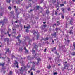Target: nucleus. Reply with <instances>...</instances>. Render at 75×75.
<instances>
[{
	"mask_svg": "<svg viewBox=\"0 0 75 75\" xmlns=\"http://www.w3.org/2000/svg\"><path fill=\"white\" fill-rule=\"evenodd\" d=\"M62 10L63 11H64V9L63 8H62Z\"/></svg>",
	"mask_w": 75,
	"mask_h": 75,
	"instance_id": "50",
	"label": "nucleus"
},
{
	"mask_svg": "<svg viewBox=\"0 0 75 75\" xmlns=\"http://www.w3.org/2000/svg\"><path fill=\"white\" fill-rule=\"evenodd\" d=\"M26 68H28L27 69H28V67H26V66L24 67V70L26 69V71H27Z\"/></svg>",
	"mask_w": 75,
	"mask_h": 75,
	"instance_id": "16",
	"label": "nucleus"
},
{
	"mask_svg": "<svg viewBox=\"0 0 75 75\" xmlns=\"http://www.w3.org/2000/svg\"><path fill=\"white\" fill-rule=\"evenodd\" d=\"M62 18L63 19H64V18H65V17L64 16V15H62Z\"/></svg>",
	"mask_w": 75,
	"mask_h": 75,
	"instance_id": "27",
	"label": "nucleus"
},
{
	"mask_svg": "<svg viewBox=\"0 0 75 75\" xmlns=\"http://www.w3.org/2000/svg\"><path fill=\"white\" fill-rule=\"evenodd\" d=\"M37 59L38 61L36 63V65H38V63H39V61H41V59H40L39 58H38V59Z\"/></svg>",
	"mask_w": 75,
	"mask_h": 75,
	"instance_id": "9",
	"label": "nucleus"
},
{
	"mask_svg": "<svg viewBox=\"0 0 75 75\" xmlns=\"http://www.w3.org/2000/svg\"><path fill=\"white\" fill-rule=\"evenodd\" d=\"M70 24H71V25H72V21H70Z\"/></svg>",
	"mask_w": 75,
	"mask_h": 75,
	"instance_id": "25",
	"label": "nucleus"
},
{
	"mask_svg": "<svg viewBox=\"0 0 75 75\" xmlns=\"http://www.w3.org/2000/svg\"><path fill=\"white\" fill-rule=\"evenodd\" d=\"M7 52H9V49H8L6 51V54L7 53Z\"/></svg>",
	"mask_w": 75,
	"mask_h": 75,
	"instance_id": "26",
	"label": "nucleus"
},
{
	"mask_svg": "<svg viewBox=\"0 0 75 75\" xmlns=\"http://www.w3.org/2000/svg\"><path fill=\"white\" fill-rule=\"evenodd\" d=\"M32 52H33L32 53V55H34V56L32 58V59H33V58H35V55H36V54H35V51L33 50V49L32 50Z\"/></svg>",
	"mask_w": 75,
	"mask_h": 75,
	"instance_id": "4",
	"label": "nucleus"
},
{
	"mask_svg": "<svg viewBox=\"0 0 75 75\" xmlns=\"http://www.w3.org/2000/svg\"><path fill=\"white\" fill-rule=\"evenodd\" d=\"M1 54H0V58H1Z\"/></svg>",
	"mask_w": 75,
	"mask_h": 75,
	"instance_id": "58",
	"label": "nucleus"
},
{
	"mask_svg": "<svg viewBox=\"0 0 75 75\" xmlns=\"http://www.w3.org/2000/svg\"><path fill=\"white\" fill-rule=\"evenodd\" d=\"M3 16V12L0 13V16Z\"/></svg>",
	"mask_w": 75,
	"mask_h": 75,
	"instance_id": "36",
	"label": "nucleus"
},
{
	"mask_svg": "<svg viewBox=\"0 0 75 75\" xmlns=\"http://www.w3.org/2000/svg\"><path fill=\"white\" fill-rule=\"evenodd\" d=\"M43 26L44 27H45L47 26V25H43Z\"/></svg>",
	"mask_w": 75,
	"mask_h": 75,
	"instance_id": "46",
	"label": "nucleus"
},
{
	"mask_svg": "<svg viewBox=\"0 0 75 75\" xmlns=\"http://www.w3.org/2000/svg\"><path fill=\"white\" fill-rule=\"evenodd\" d=\"M53 2H54V3H55V2H56V1H53Z\"/></svg>",
	"mask_w": 75,
	"mask_h": 75,
	"instance_id": "60",
	"label": "nucleus"
},
{
	"mask_svg": "<svg viewBox=\"0 0 75 75\" xmlns=\"http://www.w3.org/2000/svg\"><path fill=\"white\" fill-rule=\"evenodd\" d=\"M55 15H57V12L55 11Z\"/></svg>",
	"mask_w": 75,
	"mask_h": 75,
	"instance_id": "51",
	"label": "nucleus"
},
{
	"mask_svg": "<svg viewBox=\"0 0 75 75\" xmlns=\"http://www.w3.org/2000/svg\"><path fill=\"white\" fill-rule=\"evenodd\" d=\"M2 68L4 71L3 72L4 74H5V72H6V68L3 67H2Z\"/></svg>",
	"mask_w": 75,
	"mask_h": 75,
	"instance_id": "8",
	"label": "nucleus"
},
{
	"mask_svg": "<svg viewBox=\"0 0 75 75\" xmlns=\"http://www.w3.org/2000/svg\"><path fill=\"white\" fill-rule=\"evenodd\" d=\"M6 1L8 3H10V0H6Z\"/></svg>",
	"mask_w": 75,
	"mask_h": 75,
	"instance_id": "21",
	"label": "nucleus"
},
{
	"mask_svg": "<svg viewBox=\"0 0 75 75\" xmlns=\"http://www.w3.org/2000/svg\"><path fill=\"white\" fill-rule=\"evenodd\" d=\"M46 51H47V49H45L44 50V52H46Z\"/></svg>",
	"mask_w": 75,
	"mask_h": 75,
	"instance_id": "45",
	"label": "nucleus"
},
{
	"mask_svg": "<svg viewBox=\"0 0 75 75\" xmlns=\"http://www.w3.org/2000/svg\"><path fill=\"white\" fill-rule=\"evenodd\" d=\"M24 50H25L26 53H28V50H27V49H26V47H25L24 48Z\"/></svg>",
	"mask_w": 75,
	"mask_h": 75,
	"instance_id": "12",
	"label": "nucleus"
},
{
	"mask_svg": "<svg viewBox=\"0 0 75 75\" xmlns=\"http://www.w3.org/2000/svg\"><path fill=\"white\" fill-rule=\"evenodd\" d=\"M71 55H72L73 56H74L75 55V52H73L71 54Z\"/></svg>",
	"mask_w": 75,
	"mask_h": 75,
	"instance_id": "22",
	"label": "nucleus"
},
{
	"mask_svg": "<svg viewBox=\"0 0 75 75\" xmlns=\"http://www.w3.org/2000/svg\"><path fill=\"white\" fill-rule=\"evenodd\" d=\"M73 2H75V0H72Z\"/></svg>",
	"mask_w": 75,
	"mask_h": 75,
	"instance_id": "54",
	"label": "nucleus"
},
{
	"mask_svg": "<svg viewBox=\"0 0 75 75\" xmlns=\"http://www.w3.org/2000/svg\"><path fill=\"white\" fill-rule=\"evenodd\" d=\"M15 63H14V64L15 65H16V67L17 68H19V67H18V62H17L16 60L15 61Z\"/></svg>",
	"mask_w": 75,
	"mask_h": 75,
	"instance_id": "5",
	"label": "nucleus"
},
{
	"mask_svg": "<svg viewBox=\"0 0 75 75\" xmlns=\"http://www.w3.org/2000/svg\"><path fill=\"white\" fill-rule=\"evenodd\" d=\"M46 13H47V14H49V11H48L47 10L46 11Z\"/></svg>",
	"mask_w": 75,
	"mask_h": 75,
	"instance_id": "41",
	"label": "nucleus"
},
{
	"mask_svg": "<svg viewBox=\"0 0 75 75\" xmlns=\"http://www.w3.org/2000/svg\"><path fill=\"white\" fill-rule=\"evenodd\" d=\"M51 67L50 65L48 66L47 67V68H48V69H50Z\"/></svg>",
	"mask_w": 75,
	"mask_h": 75,
	"instance_id": "20",
	"label": "nucleus"
},
{
	"mask_svg": "<svg viewBox=\"0 0 75 75\" xmlns=\"http://www.w3.org/2000/svg\"><path fill=\"white\" fill-rule=\"evenodd\" d=\"M54 75H56L58 74V73L57 72H54L53 74Z\"/></svg>",
	"mask_w": 75,
	"mask_h": 75,
	"instance_id": "29",
	"label": "nucleus"
},
{
	"mask_svg": "<svg viewBox=\"0 0 75 75\" xmlns=\"http://www.w3.org/2000/svg\"><path fill=\"white\" fill-rule=\"evenodd\" d=\"M8 9L9 10H11V8L10 6L8 7Z\"/></svg>",
	"mask_w": 75,
	"mask_h": 75,
	"instance_id": "30",
	"label": "nucleus"
},
{
	"mask_svg": "<svg viewBox=\"0 0 75 75\" xmlns=\"http://www.w3.org/2000/svg\"><path fill=\"white\" fill-rule=\"evenodd\" d=\"M67 10H68V11H70L71 10V9H70V8H68Z\"/></svg>",
	"mask_w": 75,
	"mask_h": 75,
	"instance_id": "38",
	"label": "nucleus"
},
{
	"mask_svg": "<svg viewBox=\"0 0 75 75\" xmlns=\"http://www.w3.org/2000/svg\"><path fill=\"white\" fill-rule=\"evenodd\" d=\"M43 24H45V22H43Z\"/></svg>",
	"mask_w": 75,
	"mask_h": 75,
	"instance_id": "64",
	"label": "nucleus"
},
{
	"mask_svg": "<svg viewBox=\"0 0 75 75\" xmlns=\"http://www.w3.org/2000/svg\"><path fill=\"white\" fill-rule=\"evenodd\" d=\"M69 33L70 34H73V33L72 32V30H71L69 32Z\"/></svg>",
	"mask_w": 75,
	"mask_h": 75,
	"instance_id": "37",
	"label": "nucleus"
},
{
	"mask_svg": "<svg viewBox=\"0 0 75 75\" xmlns=\"http://www.w3.org/2000/svg\"><path fill=\"white\" fill-rule=\"evenodd\" d=\"M0 30L1 33V35H3L2 36H1V37H3V36H4V35H6V32H5L3 30L1 29H0Z\"/></svg>",
	"mask_w": 75,
	"mask_h": 75,
	"instance_id": "2",
	"label": "nucleus"
},
{
	"mask_svg": "<svg viewBox=\"0 0 75 75\" xmlns=\"http://www.w3.org/2000/svg\"><path fill=\"white\" fill-rule=\"evenodd\" d=\"M14 7L15 8H16V6H14Z\"/></svg>",
	"mask_w": 75,
	"mask_h": 75,
	"instance_id": "62",
	"label": "nucleus"
},
{
	"mask_svg": "<svg viewBox=\"0 0 75 75\" xmlns=\"http://www.w3.org/2000/svg\"><path fill=\"white\" fill-rule=\"evenodd\" d=\"M37 48H38V46L35 45L34 46V48H35V49H36V50H37Z\"/></svg>",
	"mask_w": 75,
	"mask_h": 75,
	"instance_id": "13",
	"label": "nucleus"
},
{
	"mask_svg": "<svg viewBox=\"0 0 75 75\" xmlns=\"http://www.w3.org/2000/svg\"><path fill=\"white\" fill-rule=\"evenodd\" d=\"M16 3H17L18 4L20 3V0H18L16 2Z\"/></svg>",
	"mask_w": 75,
	"mask_h": 75,
	"instance_id": "19",
	"label": "nucleus"
},
{
	"mask_svg": "<svg viewBox=\"0 0 75 75\" xmlns=\"http://www.w3.org/2000/svg\"><path fill=\"white\" fill-rule=\"evenodd\" d=\"M60 6L61 7H62L63 6H64V4H60Z\"/></svg>",
	"mask_w": 75,
	"mask_h": 75,
	"instance_id": "34",
	"label": "nucleus"
},
{
	"mask_svg": "<svg viewBox=\"0 0 75 75\" xmlns=\"http://www.w3.org/2000/svg\"><path fill=\"white\" fill-rule=\"evenodd\" d=\"M21 37V36L20 35H19V36H18L16 38H17V39H18V41L19 42H20H20H21V41H20V39H19V37Z\"/></svg>",
	"mask_w": 75,
	"mask_h": 75,
	"instance_id": "6",
	"label": "nucleus"
},
{
	"mask_svg": "<svg viewBox=\"0 0 75 75\" xmlns=\"http://www.w3.org/2000/svg\"><path fill=\"white\" fill-rule=\"evenodd\" d=\"M28 29H26V32H28Z\"/></svg>",
	"mask_w": 75,
	"mask_h": 75,
	"instance_id": "56",
	"label": "nucleus"
},
{
	"mask_svg": "<svg viewBox=\"0 0 75 75\" xmlns=\"http://www.w3.org/2000/svg\"><path fill=\"white\" fill-rule=\"evenodd\" d=\"M4 41H7V43L8 44V41H9V39L8 38H6L4 39Z\"/></svg>",
	"mask_w": 75,
	"mask_h": 75,
	"instance_id": "7",
	"label": "nucleus"
},
{
	"mask_svg": "<svg viewBox=\"0 0 75 75\" xmlns=\"http://www.w3.org/2000/svg\"><path fill=\"white\" fill-rule=\"evenodd\" d=\"M14 33V34H16V32H13V33H12V34H13V33Z\"/></svg>",
	"mask_w": 75,
	"mask_h": 75,
	"instance_id": "53",
	"label": "nucleus"
},
{
	"mask_svg": "<svg viewBox=\"0 0 75 75\" xmlns=\"http://www.w3.org/2000/svg\"><path fill=\"white\" fill-rule=\"evenodd\" d=\"M30 12H31V11H33V10H30Z\"/></svg>",
	"mask_w": 75,
	"mask_h": 75,
	"instance_id": "61",
	"label": "nucleus"
},
{
	"mask_svg": "<svg viewBox=\"0 0 75 75\" xmlns=\"http://www.w3.org/2000/svg\"><path fill=\"white\" fill-rule=\"evenodd\" d=\"M71 29H73V26L71 27Z\"/></svg>",
	"mask_w": 75,
	"mask_h": 75,
	"instance_id": "59",
	"label": "nucleus"
},
{
	"mask_svg": "<svg viewBox=\"0 0 75 75\" xmlns=\"http://www.w3.org/2000/svg\"><path fill=\"white\" fill-rule=\"evenodd\" d=\"M57 33L56 32H55L54 34H52V36H54V37H56L57 35H56Z\"/></svg>",
	"mask_w": 75,
	"mask_h": 75,
	"instance_id": "11",
	"label": "nucleus"
},
{
	"mask_svg": "<svg viewBox=\"0 0 75 75\" xmlns=\"http://www.w3.org/2000/svg\"><path fill=\"white\" fill-rule=\"evenodd\" d=\"M35 8H36V10H39V8H40V7L38 6H37Z\"/></svg>",
	"mask_w": 75,
	"mask_h": 75,
	"instance_id": "14",
	"label": "nucleus"
},
{
	"mask_svg": "<svg viewBox=\"0 0 75 75\" xmlns=\"http://www.w3.org/2000/svg\"><path fill=\"white\" fill-rule=\"evenodd\" d=\"M31 28V27H30V25H29L28 26H27L26 27L27 29H28V28Z\"/></svg>",
	"mask_w": 75,
	"mask_h": 75,
	"instance_id": "31",
	"label": "nucleus"
},
{
	"mask_svg": "<svg viewBox=\"0 0 75 75\" xmlns=\"http://www.w3.org/2000/svg\"><path fill=\"white\" fill-rule=\"evenodd\" d=\"M12 58H15V56L12 55Z\"/></svg>",
	"mask_w": 75,
	"mask_h": 75,
	"instance_id": "44",
	"label": "nucleus"
},
{
	"mask_svg": "<svg viewBox=\"0 0 75 75\" xmlns=\"http://www.w3.org/2000/svg\"><path fill=\"white\" fill-rule=\"evenodd\" d=\"M13 73L12 72V71H10L9 74V75H11V74H12V73Z\"/></svg>",
	"mask_w": 75,
	"mask_h": 75,
	"instance_id": "32",
	"label": "nucleus"
},
{
	"mask_svg": "<svg viewBox=\"0 0 75 75\" xmlns=\"http://www.w3.org/2000/svg\"><path fill=\"white\" fill-rule=\"evenodd\" d=\"M70 41V40H67V42H68V43Z\"/></svg>",
	"mask_w": 75,
	"mask_h": 75,
	"instance_id": "55",
	"label": "nucleus"
},
{
	"mask_svg": "<svg viewBox=\"0 0 75 75\" xmlns=\"http://www.w3.org/2000/svg\"><path fill=\"white\" fill-rule=\"evenodd\" d=\"M59 29V28H56L55 29V30H56V31H58V30Z\"/></svg>",
	"mask_w": 75,
	"mask_h": 75,
	"instance_id": "42",
	"label": "nucleus"
},
{
	"mask_svg": "<svg viewBox=\"0 0 75 75\" xmlns=\"http://www.w3.org/2000/svg\"><path fill=\"white\" fill-rule=\"evenodd\" d=\"M7 33L8 34V35L9 37H10V36H11V35L10 34H9V32H8V31L7 32Z\"/></svg>",
	"mask_w": 75,
	"mask_h": 75,
	"instance_id": "24",
	"label": "nucleus"
},
{
	"mask_svg": "<svg viewBox=\"0 0 75 75\" xmlns=\"http://www.w3.org/2000/svg\"><path fill=\"white\" fill-rule=\"evenodd\" d=\"M20 72H22V73H23V70H22L21 69L20 70Z\"/></svg>",
	"mask_w": 75,
	"mask_h": 75,
	"instance_id": "40",
	"label": "nucleus"
},
{
	"mask_svg": "<svg viewBox=\"0 0 75 75\" xmlns=\"http://www.w3.org/2000/svg\"><path fill=\"white\" fill-rule=\"evenodd\" d=\"M73 47H74V50H75V42H74L73 44Z\"/></svg>",
	"mask_w": 75,
	"mask_h": 75,
	"instance_id": "18",
	"label": "nucleus"
},
{
	"mask_svg": "<svg viewBox=\"0 0 75 75\" xmlns=\"http://www.w3.org/2000/svg\"><path fill=\"white\" fill-rule=\"evenodd\" d=\"M7 23V19H4L3 21H0V25L2 24V27H3L4 25L5 26V24Z\"/></svg>",
	"mask_w": 75,
	"mask_h": 75,
	"instance_id": "1",
	"label": "nucleus"
},
{
	"mask_svg": "<svg viewBox=\"0 0 75 75\" xmlns=\"http://www.w3.org/2000/svg\"><path fill=\"white\" fill-rule=\"evenodd\" d=\"M32 33H33V34L34 35L35 34V33H36V32H35V30H33L32 31Z\"/></svg>",
	"mask_w": 75,
	"mask_h": 75,
	"instance_id": "17",
	"label": "nucleus"
},
{
	"mask_svg": "<svg viewBox=\"0 0 75 75\" xmlns=\"http://www.w3.org/2000/svg\"><path fill=\"white\" fill-rule=\"evenodd\" d=\"M18 9V7H17V9H15L16 12H17V10Z\"/></svg>",
	"mask_w": 75,
	"mask_h": 75,
	"instance_id": "39",
	"label": "nucleus"
},
{
	"mask_svg": "<svg viewBox=\"0 0 75 75\" xmlns=\"http://www.w3.org/2000/svg\"><path fill=\"white\" fill-rule=\"evenodd\" d=\"M30 42H31V41H34V38H33L32 39H30Z\"/></svg>",
	"mask_w": 75,
	"mask_h": 75,
	"instance_id": "28",
	"label": "nucleus"
},
{
	"mask_svg": "<svg viewBox=\"0 0 75 75\" xmlns=\"http://www.w3.org/2000/svg\"><path fill=\"white\" fill-rule=\"evenodd\" d=\"M26 28V27L25 26V25H24V28Z\"/></svg>",
	"mask_w": 75,
	"mask_h": 75,
	"instance_id": "57",
	"label": "nucleus"
},
{
	"mask_svg": "<svg viewBox=\"0 0 75 75\" xmlns=\"http://www.w3.org/2000/svg\"><path fill=\"white\" fill-rule=\"evenodd\" d=\"M39 38V35H38L37 36V40H38V38Z\"/></svg>",
	"mask_w": 75,
	"mask_h": 75,
	"instance_id": "48",
	"label": "nucleus"
},
{
	"mask_svg": "<svg viewBox=\"0 0 75 75\" xmlns=\"http://www.w3.org/2000/svg\"><path fill=\"white\" fill-rule=\"evenodd\" d=\"M49 59L50 60H51V57L49 58Z\"/></svg>",
	"mask_w": 75,
	"mask_h": 75,
	"instance_id": "63",
	"label": "nucleus"
},
{
	"mask_svg": "<svg viewBox=\"0 0 75 75\" xmlns=\"http://www.w3.org/2000/svg\"><path fill=\"white\" fill-rule=\"evenodd\" d=\"M46 40H48V37H47L46 38Z\"/></svg>",
	"mask_w": 75,
	"mask_h": 75,
	"instance_id": "49",
	"label": "nucleus"
},
{
	"mask_svg": "<svg viewBox=\"0 0 75 75\" xmlns=\"http://www.w3.org/2000/svg\"><path fill=\"white\" fill-rule=\"evenodd\" d=\"M32 69V70H33V71H35V69L34 68H33V67H32L31 69H30V71H31Z\"/></svg>",
	"mask_w": 75,
	"mask_h": 75,
	"instance_id": "33",
	"label": "nucleus"
},
{
	"mask_svg": "<svg viewBox=\"0 0 75 75\" xmlns=\"http://www.w3.org/2000/svg\"><path fill=\"white\" fill-rule=\"evenodd\" d=\"M14 14V11H13L10 13V15L11 16H13Z\"/></svg>",
	"mask_w": 75,
	"mask_h": 75,
	"instance_id": "10",
	"label": "nucleus"
},
{
	"mask_svg": "<svg viewBox=\"0 0 75 75\" xmlns=\"http://www.w3.org/2000/svg\"><path fill=\"white\" fill-rule=\"evenodd\" d=\"M2 66L3 67H4V63H0V66Z\"/></svg>",
	"mask_w": 75,
	"mask_h": 75,
	"instance_id": "15",
	"label": "nucleus"
},
{
	"mask_svg": "<svg viewBox=\"0 0 75 75\" xmlns=\"http://www.w3.org/2000/svg\"><path fill=\"white\" fill-rule=\"evenodd\" d=\"M12 29H13V31H14V30L16 31V29H14V28H13Z\"/></svg>",
	"mask_w": 75,
	"mask_h": 75,
	"instance_id": "43",
	"label": "nucleus"
},
{
	"mask_svg": "<svg viewBox=\"0 0 75 75\" xmlns=\"http://www.w3.org/2000/svg\"><path fill=\"white\" fill-rule=\"evenodd\" d=\"M1 11H4V9L1 8Z\"/></svg>",
	"mask_w": 75,
	"mask_h": 75,
	"instance_id": "47",
	"label": "nucleus"
},
{
	"mask_svg": "<svg viewBox=\"0 0 75 75\" xmlns=\"http://www.w3.org/2000/svg\"><path fill=\"white\" fill-rule=\"evenodd\" d=\"M28 59H30V56H28Z\"/></svg>",
	"mask_w": 75,
	"mask_h": 75,
	"instance_id": "35",
	"label": "nucleus"
},
{
	"mask_svg": "<svg viewBox=\"0 0 75 75\" xmlns=\"http://www.w3.org/2000/svg\"><path fill=\"white\" fill-rule=\"evenodd\" d=\"M68 64H67L65 65V67L64 68H63L62 69V71H64V70H65V69H68Z\"/></svg>",
	"mask_w": 75,
	"mask_h": 75,
	"instance_id": "3",
	"label": "nucleus"
},
{
	"mask_svg": "<svg viewBox=\"0 0 75 75\" xmlns=\"http://www.w3.org/2000/svg\"><path fill=\"white\" fill-rule=\"evenodd\" d=\"M56 50V48H52V51H54V50Z\"/></svg>",
	"mask_w": 75,
	"mask_h": 75,
	"instance_id": "23",
	"label": "nucleus"
},
{
	"mask_svg": "<svg viewBox=\"0 0 75 75\" xmlns=\"http://www.w3.org/2000/svg\"><path fill=\"white\" fill-rule=\"evenodd\" d=\"M33 75V72H31V75Z\"/></svg>",
	"mask_w": 75,
	"mask_h": 75,
	"instance_id": "52",
	"label": "nucleus"
}]
</instances>
